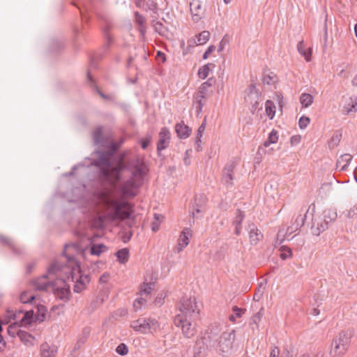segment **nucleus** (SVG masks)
Returning <instances> with one entry per match:
<instances>
[{"label":"nucleus","mask_w":357,"mask_h":357,"mask_svg":"<svg viewBox=\"0 0 357 357\" xmlns=\"http://www.w3.org/2000/svg\"><path fill=\"white\" fill-rule=\"evenodd\" d=\"M207 202V197L204 194H196L194 198V202L190 209V213L192 218L195 214H199L202 211Z\"/></svg>","instance_id":"14"},{"label":"nucleus","mask_w":357,"mask_h":357,"mask_svg":"<svg viewBox=\"0 0 357 357\" xmlns=\"http://www.w3.org/2000/svg\"><path fill=\"white\" fill-rule=\"evenodd\" d=\"M87 79H88L89 82H90L92 84H93L94 86L96 88L97 92H98V93L100 95V96L101 98H102L103 99H105V100L109 99L108 96L105 95L104 93H102L101 91H100L98 89V88L94 84L93 78L91 76V75L89 71L87 72Z\"/></svg>","instance_id":"46"},{"label":"nucleus","mask_w":357,"mask_h":357,"mask_svg":"<svg viewBox=\"0 0 357 357\" xmlns=\"http://www.w3.org/2000/svg\"><path fill=\"white\" fill-rule=\"evenodd\" d=\"M235 167L236 163L231 161L227 162L222 169V182L227 188H231L234 185Z\"/></svg>","instance_id":"10"},{"label":"nucleus","mask_w":357,"mask_h":357,"mask_svg":"<svg viewBox=\"0 0 357 357\" xmlns=\"http://www.w3.org/2000/svg\"><path fill=\"white\" fill-rule=\"evenodd\" d=\"M266 289V283L261 282L258 287L257 289L255 291V293L254 294V300L255 301H259V299L261 298L264 293V290Z\"/></svg>","instance_id":"41"},{"label":"nucleus","mask_w":357,"mask_h":357,"mask_svg":"<svg viewBox=\"0 0 357 357\" xmlns=\"http://www.w3.org/2000/svg\"><path fill=\"white\" fill-rule=\"evenodd\" d=\"M151 142V136L147 135L144 138H142L139 139V143L142 149L145 150L149 146Z\"/></svg>","instance_id":"50"},{"label":"nucleus","mask_w":357,"mask_h":357,"mask_svg":"<svg viewBox=\"0 0 357 357\" xmlns=\"http://www.w3.org/2000/svg\"><path fill=\"white\" fill-rule=\"evenodd\" d=\"M91 330L89 327L83 328L82 333L79 335L75 344V349H79L87 340L90 335Z\"/></svg>","instance_id":"26"},{"label":"nucleus","mask_w":357,"mask_h":357,"mask_svg":"<svg viewBox=\"0 0 357 357\" xmlns=\"http://www.w3.org/2000/svg\"><path fill=\"white\" fill-rule=\"evenodd\" d=\"M20 299L22 303L35 305L36 306V312H47V309L45 305L36 303L34 294H29L28 291H23L20 295Z\"/></svg>","instance_id":"16"},{"label":"nucleus","mask_w":357,"mask_h":357,"mask_svg":"<svg viewBox=\"0 0 357 357\" xmlns=\"http://www.w3.org/2000/svg\"><path fill=\"white\" fill-rule=\"evenodd\" d=\"M31 285L35 290L52 292L56 298L62 301L68 300L70 295V285L64 280H49L47 274L33 280Z\"/></svg>","instance_id":"4"},{"label":"nucleus","mask_w":357,"mask_h":357,"mask_svg":"<svg viewBox=\"0 0 357 357\" xmlns=\"http://www.w3.org/2000/svg\"><path fill=\"white\" fill-rule=\"evenodd\" d=\"M265 110L268 118L273 119L275 114V106L272 100H268L266 101Z\"/></svg>","instance_id":"35"},{"label":"nucleus","mask_w":357,"mask_h":357,"mask_svg":"<svg viewBox=\"0 0 357 357\" xmlns=\"http://www.w3.org/2000/svg\"><path fill=\"white\" fill-rule=\"evenodd\" d=\"M202 5L199 3L193 2L190 3V11L192 15V19L195 22H198L201 18L200 9Z\"/></svg>","instance_id":"31"},{"label":"nucleus","mask_w":357,"mask_h":357,"mask_svg":"<svg viewBox=\"0 0 357 357\" xmlns=\"http://www.w3.org/2000/svg\"><path fill=\"white\" fill-rule=\"evenodd\" d=\"M128 165L131 176L120 185L119 192L125 198H133L137 195V190L139 187L138 183L143 181L147 169L145 162L139 157L136 158L133 163L130 162Z\"/></svg>","instance_id":"3"},{"label":"nucleus","mask_w":357,"mask_h":357,"mask_svg":"<svg viewBox=\"0 0 357 357\" xmlns=\"http://www.w3.org/2000/svg\"><path fill=\"white\" fill-rule=\"evenodd\" d=\"M129 206L130 203L126 200L114 201L112 202L113 209L107 216L112 220H116L120 217L123 208Z\"/></svg>","instance_id":"15"},{"label":"nucleus","mask_w":357,"mask_h":357,"mask_svg":"<svg viewBox=\"0 0 357 357\" xmlns=\"http://www.w3.org/2000/svg\"><path fill=\"white\" fill-rule=\"evenodd\" d=\"M354 336L352 329L343 330L333 340L330 355L331 357L344 355L348 350L351 339Z\"/></svg>","instance_id":"6"},{"label":"nucleus","mask_w":357,"mask_h":357,"mask_svg":"<svg viewBox=\"0 0 357 357\" xmlns=\"http://www.w3.org/2000/svg\"><path fill=\"white\" fill-rule=\"evenodd\" d=\"M61 270V265L56 261H53L47 268V274H55L57 271Z\"/></svg>","instance_id":"44"},{"label":"nucleus","mask_w":357,"mask_h":357,"mask_svg":"<svg viewBox=\"0 0 357 357\" xmlns=\"http://www.w3.org/2000/svg\"><path fill=\"white\" fill-rule=\"evenodd\" d=\"M215 64L212 63H208L207 64L204 65L201 68H199L197 75L199 78L204 79H206L209 73L211 68H214Z\"/></svg>","instance_id":"34"},{"label":"nucleus","mask_w":357,"mask_h":357,"mask_svg":"<svg viewBox=\"0 0 357 357\" xmlns=\"http://www.w3.org/2000/svg\"><path fill=\"white\" fill-rule=\"evenodd\" d=\"M355 215H357V204L354 206L353 208H351L348 213L349 218H354Z\"/></svg>","instance_id":"63"},{"label":"nucleus","mask_w":357,"mask_h":357,"mask_svg":"<svg viewBox=\"0 0 357 357\" xmlns=\"http://www.w3.org/2000/svg\"><path fill=\"white\" fill-rule=\"evenodd\" d=\"M337 212L334 209H326L324 211L322 216V219L326 220V223H327L328 226L330 223L334 222L337 218Z\"/></svg>","instance_id":"29"},{"label":"nucleus","mask_w":357,"mask_h":357,"mask_svg":"<svg viewBox=\"0 0 357 357\" xmlns=\"http://www.w3.org/2000/svg\"><path fill=\"white\" fill-rule=\"evenodd\" d=\"M115 256L120 264H125L128 261L129 250L126 248L120 249L115 253Z\"/></svg>","instance_id":"32"},{"label":"nucleus","mask_w":357,"mask_h":357,"mask_svg":"<svg viewBox=\"0 0 357 357\" xmlns=\"http://www.w3.org/2000/svg\"><path fill=\"white\" fill-rule=\"evenodd\" d=\"M192 236L191 230L188 228H185L180 236L178 245L179 250H182L189 244V238Z\"/></svg>","instance_id":"27"},{"label":"nucleus","mask_w":357,"mask_h":357,"mask_svg":"<svg viewBox=\"0 0 357 357\" xmlns=\"http://www.w3.org/2000/svg\"><path fill=\"white\" fill-rule=\"evenodd\" d=\"M107 247L103 243L93 244L90 249V253L92 255L99 256L100 254L106 252Z\"/></svg>","instance_id":"33"},{"label":"nucleus","mask_w":357,"mask_h":357,"mask_svg":"<svg viewBox=\"0 0 357 357\" xmlns=\"http://www.w3.org/2000/svg\"><path fill=\"white\" fill-rule=\"evenodd\" d=\"M312 217H313V215H312ZM324 222H326V220L322 219L321 216L312 218L310 229L313 235L319 236L321 233L328 229V225Z\"/></svg>","instance_id":"17"},{"label":"nucleus","mask_w":357,"mask_h":357,"mask_svg":"<svg viewBox=\"0 0 357 357\" xmlns=\"http://www.w3.org/2000/svg\"><path fill=\"white\" fill-rule=\"evenodd\" d=\"M208 89L204 86H200L199 91L194 96L195 108L197 114H199L204 107L202 100L205 98Z\"/></svg>","instance_id":"20"},{"label":"nucleus","mask_w":357,"mask_h":357,"mask_svg":"<svg viewBox=\"0 0 357 357\" xmlns=\"http://www.w3.org/2000/svg\"><path fill=\"white\" fill-rule=\"evenodd\" d=\"M93 138L96 144H102L104 142L102 129L101 127L96 128L93 132Z\"/></svg>","instance_id":"37"},{"label":"nucleus","mask_w":357,"mask_h":357,"mask_svg":"<svg viewBox=\"0 0 357 357\" xmlns=\"http://www.w3.org/2000/svg\"><path fill=\"white\" fill-rule=\"evenodd\" d=\"M273 77H272L271 75H266L264 77L262 81H263L264 84L270 85L273 82Z\"/></svg>","instance_id":"62"},{"label":"nucleus","mask_w":357,"mask_h":357,"mask_svg":"<svg viewBox=\"0 0 357 357\" xmlns=\"http://www.w3.org/2000/svg\"><path fill=\"white\" fill-rule=\"evenodd\" d=\"M352 160V156L350 154H344L337 161V167H340V171H346Z\"/></svg>","instance_id":"28"},{"label":"nucleus","mask_w":357,"mask_h":357,"mask_svg":"<svg viewBox=\"0 0 357 357\" xmlns=\"http://www.w3.org/2000/svg\"><path fill=\"white\" fill-rule=\"evenodd\" d=\"M280 356V349L277 347H274L270 353V357H279Z\"/></svg>","instance_id":"60"},{"label":"nucleus","mask_w":357,"mask_h":357,"mask_svg":"<svg viewBox=\"0 0 357 357\" xmlns=\"http://www.w3.org/2000/svg\"><path fill=\"white\" fill-rule=\"evenodd\" d=\"M280 257L282 260H286L287 258L291 257L292 255V251L291 250L287 247V246H282L280 248Z\"/></svg>","instance_id":"42"},{"label":"nucleus","mask_w":357,"mask_h":357,"mask_svg":"<svg viewBox=\"0 0 357 357\" xmlns=\"http://www.w3.org/2000/svg\"><path fill=\"white\" fill-rule=\"evenodd\" d=\"M0 243L3 245H7L14 255H20L23 253L22 249L17 247L9 237L0 234Z\"/></svg>","instance_id":"21"},{"label":"nucleus","mask_w":357,"mask_h":357,"mask_svg":"<svg viewBox=\"0 0 357 357\" xmlns=\"http://www.w3.org/2000/svg\"><path fill=\"white\" fill-rule=\"evenodd\" d=\"M52 45H55V47L54 48V50H52V51H54V52H56V51L62 49L63 47V43L61 41L57 40H53Z\"/></svg>","instance_id":"55"},{"label":"nucleus","mask_w":357,"mask_h":357,"mask_svg":"<svg viewBox=\"0 0 357 357\" xmlns=\"http://www.w3.org/2000/svg\"><path fill=\"white\" fill-rule=\"evenodd\" d=\"M245 213L243 211L237 209L236 211V216L233 221V224L235 225L241 226V224L245 218Z\"/></svg>","instance_id":"39"},{"label":"nucleus","mask_w":357,"mask_h":357,"mask_svg":"<svg viewBox=\"0 0 357 357\" xmlns=\"http://www.w3.org/2000/svg\"><path fill=\"white\" fill-rule=\"evenodd\" d=\"M310 211H312L311 215H313L315 211V205L314 203L311 204L307 208L303 207L301 209V213L296 218L293 225L288 228L287 231L292 233L301 229L304 225Z\"/></svg>","instance_id":"9"},{"label":"nucleus","mask_w":357,"mask_h":357,"mask_svg":"<svg viewBox=\"0 0 357 357\" xmlns=\"http://www.w3.org/2000/svg\"><path fill=\"white\" fill-rule=\"evenodd\" d=\"M215 50V45H210L207 50L205 51V52L203 54L202 59H208V56Z\"/></svg>","instance_id":"53"},{"label":"nucleus","mask_w":357,"mask_h":357,"mask_svg":"<svg viewBox=\"0 0 357 357\" xmlns=\"http://www.w3.org/2000/svg\"><path fill=\"white\" fill-rule=\"evenodd\" d=\"M298 52L305 58L306 61H310L312 50L310 48L306 49L305 47L303 40L298 42L297 45Z\"/></svg>","instance_id":"30"},{"label":"nucleus","mask_w":357,"mask_h":357,"mask_svg":"<svg viewBox=\"0 0 357 357\" xmlns=\"http://www.w3.org/2000/svg\"><path fill=\"white\" fill-rule=\"evenodd\" d=\"M229 43V38L228 35H225L218 45V52H221L224 50L225 46L226 45H227Z\"/></svg>","instance_id":"51"},{"label":"nucleus","mask_w":357,"mask_h":357,"mask_svg":"<svg viewBox=\"0 0 357 357\" xmlns=\"http://www.w3.org/2000/svg\"><path fill=\"white\" fill-rule=\"evenodd\" d=\"M261 314H255V315H253L251 319H250V324H257V323L260 321L261 319Z\"/></svg>","instance_id":"59"},{"label":"nucleus","mask_w":357,"mask_h":357,"mask_svg":"<svg viewBox=\"0 0 357 357\" xmlns=\"http://www.w3.org/2000/svg\"><path fill=\"white\" fill-rule=\"evenodd\" d=\"M154 30L158 33L160 36H165L168 32V29L162 23L158 21L153 24Z\"/></svg>","instance_id":"38"},{"label":"nucleus","mask_w":357,"mask_h":357,"mask_svg":"<svg viewBox=\"0 0 357 357\" xmlns=\"http://www.w3.org/2000/svg\"><path fill=\"white\" fill-rule=\"evenodd\" d=\"M291 145H296L301 141V137L299 135H294L291 137Z\"/></svg>","instance_id":"61"},{"label":"nucleus","mask_w":357,"mask_h":357,"mask_svg":"<svg viewBox=\"0 0 357 357\" xmlns=\"http://www.w3.org/2000/svg\"><path fill=\"white\" fill-rule=\"evenodd\" d=\"M57 349L55 346H50L48 343L44 342L40 345L41 357H54Z\"/></svg>","instance_id":"24"},{"label":"nucleus","mask_w":357,"mask_h":357,"mask_svg":"<svg viewBox=\"0 0 357 357\" xmlns=\"http://www.w3.org/2000/svg\"><path fill=\"white\" fill-rule=\"evenodd\" d=\"M146 299L142 298V297H139V298H137L133 303V307L135 308V311H137L139 310H141L142 306L146 303Z\"/></svg>","instance_id":"49"},{"label":"nucleus","mask_w":357,"mask_h":357,"mask_svg":"<svg viewBox=\"0 0 357 357\" xmlns=\"http://www.w3.org/2000/svg\"><path fill=\"white\" fill-rule=\"evenodd\" d=\"M310 122V119L308 116H302L298 120V126L301 129H305L307 128Z\"/></svg>","instance_id":"48"},{"label":"nucleus","mask_w":357,"mask_h":357,"mask_svg":"<svg viewBox=\"0 0 357 357\" xmlns=\"http://www.w3.org/2000/svg\"><path fill=\"white\" fill-rule=\"evenodd\" d=\"M179 310L181 312H200L195 297H183L180 302Z\"/></svg>","instance_id":"12"},{"label":"nucleus","mask_w":357,"mask_h":357,"mask_svg":"<svg viewBox=\"0 0 357 357\" xmlns=\"http://www.w3.org/2000/svg\"><path fill=\"white\" fill-rule=\"evenodd\" d=\"M268 139L269 140V142H271L272 144L276 143L278 139L277 131L272 130V131L268 135Z\"/></svg>","instance_id":"52"},{"label":"nucleus","mask_w":357,"mask_h":357,"mask_svg":"<svg viewBox=\"0 0 357 357\" xmlns=\"http://www.w3.org/2000/svg\"><path fill=\"white\" fill-rule=\"evenodd\" d=\"M112 151H96L94 153L97 158H93L91 161V165L98 169V176L100 181L108 185H114L121 181L122 174L123 171L129 169L128 163H125L123 159L126 153H123L120 160L113 165L112 159L114 155V151L119 146L114 142L110 144Z\"/></svg>","instance_id":"1"},{"label":"nucleus","mask_w":357,"mask_h":357,"mask_svg":"<svg viewBox=\"0 0 357 357\" xmlns=\"http://www.w3.org/2000/svg\"><path fill=\"white\" fill-rule=\"evenodd\" d=\"M68 247V245H65L62 255L66 257V262L70 268L72 280L75 282L74 285V291L76 293H80L86 289V285L89 283V275L82 273L80 264L77 261L73 255L66 254V250Z\"/></svg>","instance_id":"5"},{"label":"nucleus","mask_w":357,"mask_h":357,"mask_svg":"<svg viewBox=\"0 0 357 357\" xmlns=\"http://www.w3.org/2000/svg\"><path fill=\"white\" fill-rule=\"evenodd\" d=\"M249 104L251 105L250 112L252 114H254L257 109H262V106H261L259 108V100L253 102L252 103H249Z\"/></svg>","instance_id":"58"},{"label":"nucleus","mask_w":357,"mask_h":357,"mask_svg":"<svg viewBox=\"0 0 357 357\" xmlns=\"http://www.w3.org/2000/svg\"><path fill=\"white\" fill-rule=\"evenodd\" d=\"M116 352L121 356H125L128 353V348L126 344L121 343L117 346Z\"/></svg>","instance_id":"47"},{"label":"nucleus","mask_w":357,"mask_h":357,"mask_svg":"<svg viewBox=\"0 0 357 357\" xmlns=\"http://www.w3.org/2000/svg\"><path fill=\"white\" fill-rule=\"evenodd\" d=\"M245 101L247 103H252L253 102L258 101L261 93L259 89H257L255 84H252L245 91Z\"/></svg>","instance_id":"18"},{"label":"nucleus","mask_w":357,"mask_h":357,"mask_svg":"<svg viewBox=\"0 0 357 357\" xmlns=\"http://www.w3.org/2000/svg\"><path fill=\"white\" fill-rule=\"evenodd\" d=\"M176 326L181 328L182 333L187 338H190L197 333L194 314H177L174 319Z\"/></svg>","instance_id":"7"},{"label":"nucleus","mask_w":357,"mask_h":357,"mask_svg":"<svg viewBox=\"0 0 357 357\" xmlns=\"http://www.w3.org/2000/svg\"><path fill=\"white\" fill-rule=\"evenodd\" d=\"M130 327L135 331L140 333L146 334L157 332L160 328V324L155 319L139 318L130 323Z\"/></svg>","instance_id":"8"},{"label":"nucleus","mask_w":357,"mask_h":357,"mask_svg":"<svg viewBox=\"0 0 357 357\" xmlns=\"http://www.w3.org/2000/svg\"><path fill=\"white\" fill-rule=\"evenodd\" d=\"M6 312H29V313H31V312H34V310L33 307H31L30 309H26V310L19 309L17 310L14 311L13 310H10V309L8 308L6 310Z\"/></svg>","instance_id":"57"},{"label":"nucleus","mask_w":357,"mask_h":357,"mask_svg":"<svg viewBox=\"0 0 357 357\" xmlns=\"http://www.w3.org/2000/svg\"><path fill=\"white\" fill-rule=\"evenodd\" d=\"M46 314H24L20 320V326L29 328L33 324L42 322L45 319Z\"/></svg>","instance_id":"13"},{"label":"nucleus","mask_w":357,"mask_h":357,"mask_svg":"<svg viewBox=\"0 0 357 357\" xmlns=\"http://www.w3.org/2000/svg\"><path fill=\"white\" fill-rule=\"evenodd\" d=\"M221 328L218 326L208 327L204 336L196 342L195 347H199L198 351H195L194 357H199L202 349L206 347L208 349H214L224 356L231 354L233 343L235 340L234 331L224 332L221 333Z\"/></svg>","instance_id":"2"},{"label":"nucleus","mask_w":357,"mask_h":357,"mask_svg":"<svg viewBox=\"0 0 357 357\" xmlns=\"http://www.w3.org/2000/svg\"><path fill=\"white\" fill-rule=\"evenodd\" d=\"M157 58L160 59L162 63L166 61V55L161 51L157 52Z\"/></svg>","instance_id":"64"},{"label":"nucleus","mask_w":357,"mask_h":357,"mask_svg":"<svg viewBox=\"0 0 357 357\" xmlns=\"http://www.w3.org/2000/svg\"><path fill=\"white\" fill-rule=\"evenodd\" d=\"M153 289L151 283H144V284L141 287L140 290V296L146 295L149 296L151 294V290Z\"/></svg>","instance_id":"45"},{"label":"nucleus","mask_w":357,"mask_h":357,"mask_svg":"<svg viewBox=\"0 0 357 357\" xmlns=\"http://www.w3.org/2000/svg\"><path fill=\"white\" fill-rule=\"evenodd\" d=\"M135 16L136 22L139 25H143L145 22V18L142 15H140L138 12H135Z\"/></svg>","instance_id":"54"},{"label":"nucleus","mask_w":357,"mask_h":357,"mask_svg":"<svg viewBox=\"0 0 357 357\" xmlns=\"http://www.w3.org/2000/svg\"><path fill=\"white\" fill-rule=\"evenodd\" d=\"M126 209L123 210L120 217L118 218V220H129L131 218L132 211V206L130 204V206Z\"/></svg>","instance_id":"40"},{"label":"nucleus","mask_w":357,"mask_h":357,"mask_svg":"<svg viewBox=\"0 0 357 357\" xmlns=\"http://www.w3.org/2000/svg\"><path fill=\"white\" fill-rule=\"evenodd\" d=\"M210 33L208 31L201 32L197 36L198 45L205 44L209 39Z\"/></svg>","instance_id":"43"},{"label":"nucleus","mask_w":357,"mask_h":357,"mask_svg":"<svg viewBox=\"0 0 357 357\" xmlns=\"http://www.w3.org/2000/svg\"><path fill=\"white\" fill-rule=\"evenodd\" d=\"M165 296L162 294H159L155 299L154 303L157 306H161L164 303Z\"/></svg>","instance_id":"56"},{"label":"nucleus","mask_w":357,"mask_h":357,"mask_svg":"<svg viewBox=\"0 0 357 357\" xmlns=\"http://www.w3.org/2000/svg\"><path fill=\"white\" fill-rule=\"evenodd\" d=\"M247 229L249 233V238L251 245H257V243L262 239L263 234L257 229L254 223H250L248 225Z\"/></svg>","instance_id":"19"},{"label":"nucleus","mask_w":357,"mask_h":357,"mask_svg":"<svg viewBox=\"0 0 357 357\" xmlns=\"http://www.w3.org/2000/svg\"><path fill=\"white\" fill-rule=\"evenodd\" d=\"M175 131L178 137L180 139H186L190 136L192 130L189 126L182 122L176 123L175 126Z\"/></svg>","instance_id":"23"},{"label":"nucleus","mask_w":357,"mask_h":357,"mask_svg":"<svg viewBox=\"0 0 357 357\" xmlns=\"http://www.w3.org/2000/svg\"><path fill=\"white\" fill-rule=\"evenodd\" d=\"M313 96L307 93H303L300 96V102L303 107H310L313 102Z\"/></svg>","instance_id":"36"},{"label":"nucleus","mask_w":357,"mask_h":357,"mask_svg":"<svg viewBox=\"0 0 357 357\" xmlns=\"http://www.w3.org/2000/svg\"><path fill=\"white\" fill-rule=\"evenodd\" d=\"M16 333L21 342H22L26 346L31 347L33 345L35 337L30 333L21 329H19Z\"/></svg>","instance_id":"25"},{"label":"nucleus","mask_w":357,"mask_h":357,"mask_svg":"<svg viewBox=\"0 0 357 357\" xmlns=\"http://www.w3.org/2000/svg\"><path fill=\"white\" fill-rule=\"evenodd\" d=\"M170 139L169 130L167 127H162L159 132V140L157 143V153L159 157L162 156L161 151L168 147Z\"/></svg>","instance_id":"11"},{"label":"nucleus","mask_w":357,"mask_h":357,"mask_svg":"<svg viewBox=\"0 0 357 357\" xmlns=\"http://www.w3.org/2000/svg\"><path fill=\"white\" fill-rule=\"evenodd\" d=\"M357 112V96H351L348 102L343 106L342 112L344 115H349L350 113Z\"/></svg>","instance_id":"22"}]
</instances>
